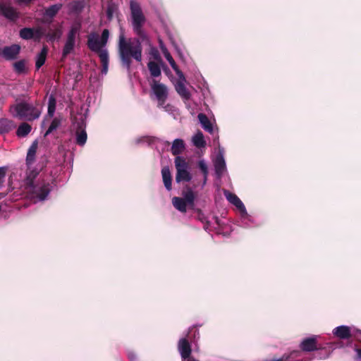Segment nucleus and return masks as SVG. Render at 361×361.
<instances>
[{
  "mask_svg": "<svg viewBox=\"0 0 361 361\" xmlns=\"http://www.w3.org/2000/svg\"><path fill=\"white\" fill-rule=\"evenodd\" d=\"M32 130V127L27 123H23L20 124L16 131V134L18 137H25Z\"/></svg>",
  "mask_w": 361,
  "mask_h": 361,
  "instance_id": "cd10ccee",
  "label": "nucleus"
},
{
  "mask_svg": "<svg viewBox=\"0 0 361 361\" xmlns=\"http://www.w3.org/2000/svg\"><path fill=\"white\" fill-rule=\"evenodd\" d=\"M178 350L183 360H187L188 357H191V348L186 338H183L179 340Z\"/></svg>",
  "mask_w": 361,
  "mask_h": 361,
  "instance_id": "2eb2a0df",
  "label": "nucleus"
},
{
  "mask_svg": "<svg viewBox=\"0 0 361 361\" xmlns=\"http://www.w3.org/2000/svg\"><path fill=\"white\" fill-rule=\"evenodd\" d=\"M61 125V121L58 118H54L50 124V126L48 127L47 131L45 132L44 136L47 137L49 134L52 133L54 131H55Z\"/></svg>",
  "mask_w": 361,
  "mask_h": 361,
  "instance_id": "2f4dec72",
  "label": "nucleus"
},
{
  "mask_svg": "<svg viewBox=\"0 0 361 361\" xmlns=\"http://www.w3.org/2000/svg\"><path fill=\"white\" fill-rule=\"evenodd\" d=\"M0 15L9 20H15L18 18L16 11L10 4L5 3H0Z\"/></svg>",
  "mask_w": 361,
  "mask_h": 361,
  "instance_id": "4468645a",
  "label": "nucleus"
},
{
  "mask_svg": "<svg viewBox=\"0 0 361 361\" xmlns=\"http://www.w3.org/2000/svg\"><path fill=\"white\" fill-rule=\"evenodd\" d=\"M247 217H244L242 214H240V224L245 228L252 227L254 224L252 217L247 213Z\"/></svg>",
  "mask_w": 361,
  "mask_h": 361,
  "instance_id": "f704fd0d",
  "label": "nucleus"
},
{
  "mask_svg": "<svg viewBox=\"0 0 361 361\" xmlns=\"http://www.w3.org/2000/svg\"><path fill=\"white\" fill-rule=\"evenodd\" d=\"M83 8V4L81 1H74L71 4V9L75 11H81Z\"/></svg>",
  "mask_w": 361,
  "mask_h": 361,
  "instance_id": "79ce46f5",
  "label": "nucleus"
},
{
  "mask_svg": "<svg viewBox=\"0 0 361 361\" xmlns=\"http://www.w3.org/2000/svg\"><path fill=\"white\" fill-rule=\"evenodd\" d=\"M80 121L78 123L77 130L75 133L76 142L79 145H84L87 141V133L85 131V117L81 116Z\"/></svg>",
  "mask_w": 361,
  "mask_h": 361,
  "instance_id": "f8f14e48",
  "label": "nucleus"
},
{
  "mask_svg": "<svg viewBox=\"0 0 361 361\" xmlns=\"http://www.w3.org/2000/svg\"><path fill=\"white\" fill-rule=\"evenodd\" d=\"M130 9L132 18V25L135 33L143 40L147 39L146 33L142 30V25L145 22L140 5L134 0L130 1Z\"/></svg>",
  "mask_w": 361,
  "mask_h": 361,
  "instance_id": "39448f33",
  "label": "nucleus"
},
{
  "mask_svg": "<svg viewBox=\"0 0 361 361\" xmlns=\"http://www.w3.org/2000/svg\"><path fill=\"white\" fill-rule=\"evenodd\" d=\"M183 199L185 200L187 204L193 205L195 196L194 192L189 190L184 193Z\"/></svg>",
  "mask_w": 361,
  "mask_h": 361,
  "instance_id": "4c0bfd02",
  "label": "nucleus"
},
{
  "mask_svg": "<svg viewBox=\"0 0 361 361\" xmlns=\"http://www.w3.org/2000/svg\"><path fill=\"white\" fill-rule=\"evenodd\" d=\"M47 48L44 47L41 50L40 53L37 56L36 59V68L39 69L45 63L46 57L47 54Z\"/></svg>",
  "mask_w": 361,
  "mask_h": 361,
  "instance_id": "bb28decb",
  "label": "nucleus"
},
{
  "mask_svg": "<svg viewBox=\"0 0 361 361\" xmlns=\"http://www.w3.org/2000/svg\"><path fill=\"white\" fill-rule=\"evenodd\" d=\"M166 145L169 146V142H166Z\"/></svg>",
  "mask_w": 361,
  "mask_h": 361,
  "instance_id": "5fc2aeb1",
  "label": "nucleus"
},
{
  "mask_svg": "<svg viewBox=\"0 0 361 361\" xmlns=\"http://www.w3.org/2000/svg\"><path fill=\"white\" fill-rule=\"evenodd\" d=\"M34 29L25 27L20 30V36L24 39H30L34 37Z\"/></svg>",
  "mask_w": 361,
  "mask_h": 361,
  "instance_id": "72a5a7b5",
  "label": "nucleus"
},
{
  "mask_svg": "<svg viewBox=\"0 0 361 361\" xmlns=\"http://www.w3.org/2000/svg\"><path fill=\"white\" fill-rule=\"evenodd\" d=\"M147 66L152 76L156 78L161 75L160 67L156 62L149 61Z\"/></svg>",
  "mask_w": 361,
  "mask_h": 361,
  "instance_id": "c756f323",
  "label": "nucleus"
},
{
  "mask_svg": "<svg viewBox=\"0 0 361 361\" xmlns=\"http://www.w3.org/2000/svg\"><path fill=\"white\" fill-rule=\"evenodd\" d=\"M215 173L218 178H221L226 172V164L224 159V149L219 147L218 152L213 160Z\"/></svg>",
  "mask_w": 361,
  "mask_h": 361,
  "instance_id": "1a4fd4ad",
  "label": "nucleus"
},
{
  "mask_svg": "<svg viewBox=\"0 0 361 361\" xmlns=\"http://www.w3.org/2000/svg\"><path fill=\"white\" fill-rule=\"evenodd\" d=\"M128 356L130 361H136L137 360V355L133 352H129Z\"/></svg>",
  "mask_w": 361,
  "mask_h": 361,
  "instance_id": "c03bdc74",
  "label": "nucleus"
},
{
  "mask_svg": "<svg viewBox=\"0 0 361 361\" xmlns=\"http://www.w3.org/2000/svg\"><path fill=\"white\" fill-rule=\"evenodd\" d=\"M185 149V144L183 140L176 139L171 146V152L174 155L180 154Z\"/></svg>",
  "mask_w": 361,
  "mask_h": 361,
  "instance_id": "b1692460",
  "label": "nucleus"
},
{
  "mask_svg": "<svg viewBox=\"0 0 361 361\" xmlns=\"http://www.w3.org/2000/svg\"><path fill=\"white\" fill-rule=\"evenodd\" d=\"M300 348L303 351L306 352H311L316 350V337L305 338L300 343Z\"/></svg>",
  "mask_w": 361,
  "mask_h": 361,
  "instance_id": "dca6fc26",
  "label": "nucleus"
},
{
  "mask_svg": "<svg viewBox=\"0 0 361 361\" xmlns=\"http://www.w3.org/2000/svg\"><path fill=\"white\" fill-rule=\"evenodd\" d=\"M161 107L164 108V110L167 112H169V114H174L177 109L172 105L171 104H166V105H163V106H160Z\"/></svg>",
  "mask_w": 361,
  "mask_h": 361,
  "instance_id": "37998d69",
  "label": "nucleus"
},
{
  "mask_svg": "<svg viewBox=\"0 0 361 361\" xmlns=\"http://www.w3.org/2000/svg\"><path fill=\"white\" fill-rule=\"evenodd\" d=\"M107 16L109 18H111L112 17V12L110 7H109L107 9Z\"/></svg>",
  "mask_w": 361,
  "mask_h": 361,
  "instance_id": "49530a36",
  "label": "nucleus"
},
{
  "mask_svg": "<svg viewBox=\"0 0 361 361\" xmlns=\"http://www.w3.org/2000/svg\"><path fill=\"white\" fill-rule=\"evenodd\" d=\"M332 333L336 337L345 340L353 336H357L358 334H361V331L354 326L341 325L334 328Z\"/></svg>",
  "mask_w": 361,
  "mask_h": 361,
  "instance_id": "0eeeda50",
  "label": "nucleus"
},
{
  "mask_svg": "<svg viewBox=\"0 0 361 361\" xmlns=\"http://www.w3.org/2000/svg\"><path fill=\"white\" fill-rule=\"evenodd\" d=\"M4 177V173L0 169V184H1L3 181V178Z\"/></svg>",
  "mask_w": 361,
  "mask_h": 361,
  "instance_id": "de8ad7c7",
  "label": "nucleus"
},
{
  "mask_svg": "<svg viewBox=\"0 0 361 361\" xmlns=\"http://www.w3.org/2000/svg\"><path fill=\"white\" fill-rule=\"evenodd\" d=\"M183 361H198V360H195L193 357H188L187 360H183Z\"/></svg>",
  "mask_w": 361,
  "mask_h": 361,
  "instance_id": "3c124183",
  "label": "nucleus"
},
{
  "mask_svg": "<svg viewBox=\"0 0 361 361\" xmlns=\"http://www.w3.org/2000/svg\"><path fill=\"white\" fill-rule=\"evenodd\" d=\"M15 128L14 123L7 118H0V134L8 133Z\"/></svg>",
  "mask_w": 361,
  "mask_h": 361,
  "instance_id": "4be33fe9",
  "label": "nucleus"
},
{
  "mask_svg": "<svg viewBox=\"0 0 361 361\" xmlns=\"http://www.w3.org/2000/svg\"><path fill=\"white\" fill-rule=\"evenodd\" d=\"M15 71L19 74L26 72V66L25 60H20L13 64Z\"/></svg>",
  "mask_w": 361,
  "mask_h": 361,
  "instance_id": "e433bc0d",
  "label": "nucleus"
},
{
  "mask_svg": "<svg viewBox=\"0 0 361 361\" xmlns=\"http://www.w3.org/2000/svg\"><path fill=\"white\" fill-rule=\"evenodd\" d=\"M62 35L61 27H50L48 32L46 31V37L48 41L53 42L56 39H59Z\"/></svg>",
  "mask_w": 361,
  "mask_h": 361,
  "instance_id": "aec40b11",
  "label": "nucleus"
},
{
  "mask_svg": "<svg viewBox=\"0 0 361 361\" xmlns=\"http://www.w3.org/2000/svg\"><path fill=\"white\" fill-rule=\"evenodd\" d=\"M87 44L92 51L98 54L102 63L101 73L102 75H106L109 68V52L106 46L99 39L98 34L96 32L90 33L87 37Z\"/></svg>",
  "mask_w": 361,
  "mask_h": 361,
  "instance_id": "7ed1b4c3",
  "label": "nucleus"
},
{
  "mask_svg": "<svg viewBox=\"0 0 361 361\" xmlns=\"http://www.w3.org/2000/svg\"><path fill=\"white\" fill-rule=\"evenodd\" d=\"M160 48H161V50L164 57L168 61L170 66H171L173 70L176 72V73L177 74V73H179L180 72H181L179 70V68H178V66L176 65L175 61L173 60V57L171 56V55L170 54V53L169 52L167 49L162 44L161 42H160Z\"/></svg>",
  "mask_w": 361,
  "mask_h": 361,
  "instance_id": "f3484780",
  "label": "nucleus"
},
{
  "mask_svg": "<svg viewBox=\"0 0 361 361\" xmlns=\"http://www.w3.org/2000/svg\"><path fill=\"white\" fill-rule=\"evenodd\" d=\"M151 88L158 101V105L163 106L168 97L169 92L167 87L157 80H153Z\"/></svg>",
  "mask_w": 361,
  "mask_h": 361,
  "instance_id": "6e6552de",
  "label": "nucleus"
},
{
  "mask_svg": "<svg viewBox=\"0 0 361 361\" xmlns=\"http://www.w3.org/2000/svg\"><path fill=\"white\" fill-rule=\"evenodd\" d=\"M192 144L197 148L204 147L206 142L203 133L201 131H197L192 137Z\"/></svg>",
  "mask_w": 361,
  "mask_h": 361,
  "instance_id": "5701e85b",
  "label": "nucleus"
},
{
  "mask_svg": "<svg viewBox=\"0 0 361 361\" xmlns=\"http://www.w3.org/2000/svg\"><path fill=\"white\" fill-rule=\"evenodd\" d=\"M20 51V47L18 44H12L11 46L4 47L1 55L7 61H11L17 58Z\"/></svg>",
  "mask_w": 361,
  "mask_h": 361,
  "instance_id": "ddd939ff",
  "label": "nucleus"
},
{
  "mask_svg": "<svg viewBox=\"0 0 361 361\" xmlns=\"http://www.w3.org/2000/svg\"><path fill=\"white\" fill-rule=\"evenodd\" d=\"M118 52L122 65L127 69L131 66L132 59L140 62L142 58V47L137 38H126L121 30L118 37Z\"/></svg>",
  "mask_w": 361,
  "mask_h": 361,
  "instance_id": "f257e3e1",
  "label": "nucleus"
},
{
  "mask_svg": "<svg viewBox=\"0 0 361 361\" xmlns=\"http://www.w3.org/2000/svg\"><path fill=\"white\" fill-rule=\"evenodd\" d=\"M356 353H357V357L358 359L361 360V348L360 349H356Z\"/></svg>",
  "mask_w": 361,
  "mask_h": 361,
  "instance_id": "09e8293b",
  "label": "nucleus"
},
{
  "mask_svg": "<svg viewBox=\"0 0 361 361\" xmlns=\"http://www.w3.org/2000/svg\"><path fill=\"white\" fill-rule=\"evenodd\" d=\"M55 109H56V102H55V99L51 97H50V99L49 100L47 115L45 118L46 120L48 118H51L54 116Z\"/></svg>",
  "mask_w": 361,
  "mask_h": 361,
  "instance_id": "c9c22d12",
  "label": "nucleus"
},
{
  "mask_svg": "<svg viewBox=\"0 0 361 361\" xmlns=\"http://www.w3.org/2000/svg\"><path fill=\"white\" fill-rule=\"evenodd\" d=\"M75 45V41L73 39H66L65 45L63 49L62 56L63 57H66L69 54H71Z\"/></svg>",
  "mask_w": 361,
  "mask_h": 361,
  "instance_id": "a878e982",
  "label": "nucleus"
},
{
  "mask_svg": "<svg viewBox=\"0 0 361 361\" xmlns=\"http://www.w3.org/2000/svg\"><path fill=\"white\" fill-rule=\"evenodd\" d=\"M45 120H44L42 123V128H44L45 126Z\"/></svg>",
  "mask_w": 361,
  "mask_h": 361,
  "instance_id": "864d4df0",
  "label": "nucleus"
},
{
  "mask_svg": "<svg viewBox=\"0 0 361 361\" xmlns=\"http://www.w3.org/2000/svg\"><path fill=\"white\" fill-rule=\"evenodd\" d=\"M198 166L203 173L205 178H207L208 175V169L205 161L204 160H200L198 163Z\"/></svg>",
  "mask_w": 361,
  "mask_h": 361,
  "instance_id": "ea45409f",
  "label": "nucleus"
},
{
  "mask_svg": "<svg viewBox=\"0 0 361 361\" xmlns=\"http://www.w3.org/2000/svg\"><path fill=\"white\" fill-rule=\"evenodd\" d=\"M109 37V32L107 29H104L102 31V36L99 37V39L102 42L103 44L105 46L107 44L108 39Z\"/></svg>",
  "mask_w": 361,
  "mask_h": 361,
  "instance_id": "a19ab883",
  "label": "nucleus"
},
{
  "mask_svg": "<svg viewBox=\"0 0 361 361\" xmlns=\"http://www.w3.org/2000/svg\"><path fill=\"white\" fill-rule=\"evenodd\" d=\"M161 176L166 189L169 191L171 190V175L168 167H164L162 169Z\"/></svg>",
  "mask_w": 361,
  "mask_h": 361,
  "instance_id": "412c9836",
  "label": "nucleus"
},
{
  "mask_svg": "<svg viewBox=\"0 0 361 361\" xmlns=\"http://www.w3.org/2000/svg\"><path fill=\"white\" fill-rule=\"evenodd\" d=\"M10 112L13 117L27 121L38 118L42 112L41 108L27 102H20L10 107Z\"/></svg>",
  "mask_w": 361,
  "mask_h": 361,
  "instance_id": "20e7f679",
  "label": "nucleus"
},
{
  "mask_svg": "<svg viewBox=\"0 0 361 361\" xmlns=\"http://www.w3.org/2000/svg\"><path fill=\"white\" fill-rule=\"evenodd\" d=\"M197 118L202 128L211 134L213 133V126L207 116L205 114L200 113L198 114Z\"/></svg>",
  "mask_w": 361,
  "mask_h": 361,
  "instance_id": "6ab92c4d",
  "label": "nucleus"
},
{
  "mask_svg": "<svg viewBox=\"0 0 361 361\" xmlns=\"http://www.w3.org/2000/svg\"><path fill=\"white\" fill-rule=\"evenodd\" d=\"M81 25L80 23H75L71 27L67 35V39L75 41L77 36L79 35Z\"/></svg>",
  "mask_w": 361,
  "mask_h": 361,
  "instance_id": "c85d7f7f",
  "label": "nucleus"
},
{
  "mask_svg": "<svg viewBox=\"0 0 361 361\" xmlns=\"http://www.w3.org/2000/svg\"><path fill=\"white\" fill-rule=\"evenodd\" d=\"M207 177L205 178V176H204V179H203V186L206 184L207 183Z\"/></svg>",
  "mask_w": 361,
  "mask_h": 361,
  "instance_id": "603ef678",
  "label": "nucleus"
},
{
  "mask_svg": "<svg viewBox=\"0 0 361 361\" xmlns=\"http://www.w3.org/2000/svg\"><path fill=\"white\" fill-rule=\"evenodd\" d=\"M34 35L33 39L39 42L42 37H46V30L42 27L34 29Z\"/></svg>",
  "mask_w": 361,
  "mask_h": 361,
  "instance_id": "58836bf2",
  "label": "nucleus"
},
{
  "mask_svg": "<svg viewBox=\"0 0 361 361\" xmlns=\"http://www.w3.org/2000/svg\"><path fill=\"white\" fill-rule=\"evenodd\" d=\"M178 80L175 84V89L178 94L185 100H188L190 98V93L185 87V78L182 72L176 74Z\"/></svg>",
  "mask_w": 361,
  "mask_h": 361,
  "instance_id": "9b49d317",
  "label": "nucleus"
},
{
  "mask_svg": "<svg viewBox=\"0 0 361 361\" xmlns=\"http://www.w3.org/2000/svg\"><path fill=\"white\" fill-rule=\"evenodd\" d=\"M160 140L157 138L149 137V136H142L138 137L135 140V143L137 145L140 144H147L152 145L157 142H159Z\"/></svg>",
  "mask_w": 361,
  "mask_h": 361,
  "instance_id": "7c9ffc66",
  "label": "nucleus"
},
{
  "mask_svg": "<svg viewBox=\"0 0 361 361\" xmlns=\"http://www.w3.org/2000/svg\"><path fill=\"white\" fill-rule=\"evenodd\" d=\"M175 166L177 171L176 176V182H189L192 178V176L189 171L188 164L185 160L181 157H176L175 159Z\"/></svg>",
  "mask_w": 361,
  "mask_h": 361,
  "instance_id": "423d86ee",
  "label": "nucleus"
},
{
  "mask_svg": "<svg viewBox=\"0 0 361 361\" xmlns=\"http://www.w3.org/2000/svg\"><path fill=\"white\" fill-rule=\"evenodd\" d=\"M61 7V4L52 5L45 10V15L48 17L53 18L59 12Z\"/></svg>",
  "mask_w": 361,
  "mask_h": 361,
  "instance_id": "473e14b6",
  "label": "nucleus"
},
{
  "mask_svg": "<svg viewBox=\"0 0 361 361\" xmlns=\"http://www.w3.org/2000/svg\"><path fill=\"white\" fill-rule=\"evenodd\" d=\"M224 195L226 200L235 207L236 209L238 211L240 214H242L243 216L247 217V210L243 204V202L240 200V199L234 193L231 192L224 190Z\"/></svg>",
  "mask_w": 361,
  "mask_h": 361,
  "instance_id": "9d476101",
  "label": "nucleus"
},
{
  "mask_svg": "<svg viewBox=\"0 0 361 361\" xmlns=\"http://www.w3.org/2000/svg\"><path fill=\"white\" fill-rule=\"evenodd\" d=\"M53 188L52 180L49 176H39L36 180L28 177L26 180L27 196L34 202L46 200Z\"/></svg>",
  "mask_w": 361,
  "mask_h": 361,
  "instance_id": "f03ea898",
  "label": "nucleus"
},
{
  "mask_svg": "<svg viewBox=\"0 0 361 361\" xmlns=\"http://www.w3.org/2000/svg\"><path fill=\"white\" fill-rule=\"evenodd\" d=\"M17 2L18 3H25V4H27V3H30V1H32V0H16Z\"/></svg>",
  "mask_w": 361,
  "mask_h": 361,
  "instance_id": "8fccbe9b",
  "label": "nucleus"
},
{
  "mask_svg": "<svg viewBox=\"0 0 361 361\" xmlns=\"http://www.w3.org/2000/svg\"><path fill=\"white\" fill-rule=\"evenodd\" d=\"M151 54L153 56V57L155 59H159V54L158 51L156 49H152Z\"/></svg>",
  "mask_w": 361,
  "mask_h": 361,
  "instance_id": "a18cd8bd",
  "label": "nucleus"
},
{
  "mask_svg": "<svg viewBox=\"0 0 361 361\" xmlns=\"http://www.w3.org/2000/svg\"><path fill=\"white\" fill-rule=\"evenodd\" d=\"M38 147L37 140H35L29 147L26 157V163L27 165H31L35 160V156Z\"/></svg>",
  "mask_w": 361,
  "mask_h": 361,
  "instance_id": "a211bd4d",
  "label": "nucleus"
},
{
  "mask_svg": "<svg viewBox=\"0 0 361 361\" xmlns=\"http://www.w3.org/2000/svg\"><path fill=\"white\" fill-rule=\"evenodd\" d=\"M173 207L181 212H185L187 210V204L185 200L181 197H174L172 199Z\"/></svg>",
  "mask_w": 361,
  "mask_h": 361,
  "instance_id": "393cba45",
  "label": "nucleus"
}]
</instances>
